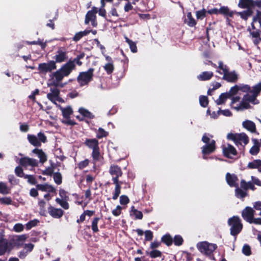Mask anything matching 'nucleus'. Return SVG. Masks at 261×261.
<instances>
[{
  "instance_id": "obj_9",
  "label": "nucleus",
  "mask_w": 261,
  "mask_h": 261,
  "mask_svg": "<svg viewBox=\"0 0 261 261\" xmlns=\"http://www.w3.org/2000/svg\"><path fill=\"white\" fill-rule=\"evenodd\" d=\"M85 56V54L84 52L81 53L78 55L76 58L73 60L70 59L67 63L64 65L67 67L68 69L71 72L73 70L75 69V64L78 66H82L83 62L81 61V60L83 59Z\"/></svg>"
},
{
  "instance_id": "obj_32",
  "label": "nucleus",
  "mask_w": 261,
  "mask_h": 261,
  "mask_svg": "<svg viewBox=\"0 0 261 261\" xmlns=\"http://www.w3.org/2000/svg\"><path fill=\"white\" fill-rule=\"evenodd\" d=\"M115 185V191L113 195V199L116 200L119 197L121 193V185H122V181H118L117 182H113Z\"/></svg>"
},
{
  "instance_id": "obj_28",
  "label": "nucleus",
  "mask_w": 261,
  "mask_h": 261,
  "mask_svg": "<svg viewBox=\"0 0 261 261\" xmlns=\"http://www.w3.org/2000/svg\"><path fill=\"white\" fill-rule=\"evenodd\" d=\"M8 248V243L7 239L0 237V256L3 255L6 252Z\"/></svg>"
},
{
  "instance_id": "obj_23",
  "label": "nucleus",
  "mask_w": 261,
  "mask_h": 261,
  "mask_svg": "<svg viewBox=\"0 0 261 261\" xmlns=\"http://www.w3.org/2000/svg\"><path fill=\"white\" fill-rule=\"evenodd\" d=\"M84 144L88 148L94 149L99 147L98 141L95 139H86Z\"/></svg>"
},
{
  "instance_id": "obj_21",
  "label": "nucleus",
  "mask_w": 261,
  "mask_h": 261,
  "mask_svg": "<svg viewBox=\"0 0 261 261\" xmlns=\"http://www.w3.org/2000/svg\"><path fill=\"white\" fill-rule=\"evenodd\" d=\"M252 141L253 145L250 149L249 153L252 155H256L260 151V143L257 139H252Z\"/></svg>"
},
{
  "instance_id": "obj_58",
  "label": "nucleus",
  "mask_w": 261,
  "mask_h": 261,
  "mask_svg": "<svg viewBox=\"0 0 261 261\" xmlns=\"http://www.w3.org/2000/svg\"><path fill=\"white\" fill-rule=\"evenodd\" d=\"M12 202V199L10 197H5L0 198V203L2 204L10 205Z\"/></svg>"
},
{
  "instance_id": "obj_55",
  "label": "nucleus",
  "mask_w": 261,
  "mask_h": 261,
  "mask_svg": "<svg viewBox=\"0 0 261 261\" xmlns=\"http://www.w3.org/2000/svg\"><path fill=\"white\" fill-rule=\"evenodd\" d=\"M39 222V221L37 219H34L29 221L26 224V229L27 230L31 229L32 227L36 226Z\"/></svg>"
},
{
  "instance_id": "obj_40",
  "label": "nucleus",
  "mask_w": 261,
  "mask_h": 261,
  "mask_svg": "<svg viewBox=\"0 0 261 261\" xmlns=\"http://www.w3.org/2000/svg\"><path fill=\"white\" fill-rule=\"evenodd\" d=\"M11 189L7 186L5 182H0V193L3 195L10 194Z\"/></svg>"
},
{
  "instance_id": "obj_63",
  "label": "nucleus",
  "mask_w": 261,
  "mask_h": 261,
  "mask_svg": "<svg viewBox=\"0 0 261 261\" xmlns=\"http://www.w3.org/2000/svg\"><path fill=\"white\" fill-rule=\"evenodd\" d=\"M236 194L238 197L242 198H244L247 195L246 192L239 188L236 189Z\"/></svg>"
},
{
  "instance_id": "obj_62",
  "label": "nucleus",
  "mask_w": 261,
  "mask_h": 261,
  "mask_svg": "<svg viewBox=\"0 0 261 261\" xmlns=\"http://www.w3.org/2000/svg\"><path fill=\"white\" fill-rule=\"evenodd\" d=\"M239 90V86L236 85L232 87L227 93L229 94V97H230L231 96L236 94Z\"/></svg>"
},
{
  "instance_id": "obj_10",
  "label": "nucleus",
  "mask_w": 261,
  "mask_h": 261,
  "mask_svg": "<svg viewBox=\"0 0 261 261\" xmlns=\"http://www.w3.org/2000/svg\"><path fill=\"white\" fill-rule=\"evenodd\" d=\"M109 172L112 176V181L113 182L120 181L119 178L122 175L123 172L120 166L115 164L111 165Z\"/></svg>"
},
{
  "instance_id": "obj_26",
  "label": "nucleus",
  "mask_w": 261,
  "mask_h": 261,
  "mask_svg": "<svg viewBox=\"0 0 261 261\" xmlns=\"http://www.w3.org/2000/svg\"><path fill=\"white\" fill-rule=\"evenodd\" d=\"M32 152L38 155L41 163L43 164L47 161V156L41 149L35 148Z\"/></svg>"
},
{
  "instance_id": "obj_15",
  "label": "nucleus",
  "mask_w": 261,
  "mask_h": 261,
  "mask_svg": "<svg viewBox=\"0 0 261 261\" xmlns=\"http://www.w3.org/2000/svg\"><path fill=\"white\" fill-rule=\"evenodd\" d=\"M255 211L252 207L247 206L242 211V217L245 221L250 223L252 220Z\"/></svg>"
},
{
  "instance_id": "obj_52",
  "label": "nucleus",
  "mask_w": 261,
  "mask_h": 261,
  "mask_svg": "<svg viewBox=\"0 0 261 261\" xmlns=\"http://www.w3.org/2000/svg\"><path fill=\"white\" fill-rule=\"evenodd\" d=\"M92 156L93 161H98L100 158L99 147L92 149Z\"/></svg>"
},
{
  "instance_id": "obj_12",
  "label": "nucleus",
  "mask_w": 261,
  "mask_h": 261,
  "mask_svg": "<svg viewBox=\"0 0 261 261\" xmlns=\"http://www.w3.org/2000/svg\"><path fill=\"white\" fill-rule=\"evenodd\" d=\"M98 12V9L95 7H93L91 10L88 11L85 16V23L89 24L91 21V24L93 27H96L97 25L96 14Z\"/></svg>"
},
{
  "instance_id": "obj_20",
  "label": "nucleus",
  "mask_w": 261,
  "mask_h": 261,
  "mask_svg": "<svg viewBox=\"0 0 261 261\" xmlns=\"http://www.w3.org/2000/svg\"><path fill=\"white\" fill-rule=\"evenodd\" d=\"M57 53V54L54 57L55 59L54 62H56V63L63 62L67 59V53L66 51L59 49Z\"/></svg>"
},
{
  "instance_id": "obj_3",
  "label": "nucleus",
  "mask_w": 261,
  "mask_h": 261,
  "mask_svg": "<svg viewBox=\"0 0 261 261\" xmlns=\"http://www.w3.org/2000/svg\"><path fill=\"white\" fill-rule=\"evenodd\" d=\"M228 225L230 226V234L235 237L241 232L243 227L241 220L237 216H234L229 218Z\"/></svg>"
},
{
  "instance_id": "obj_24",
  "label": "nucleus",
  "mask_w": 261,
  "mask_h": 261,
  "mask_svg": "<svg viewBox=\"0 0 261 261\" xmlns=\"http://www.w3.org/2000/svg\"><path fill=\"white\" fill-rule=\"evenodd\" d=\"M242 125L244 128L251 133L256 132L255 124L252 121L246 120L243 122Z\"/></svg>"
},
{
  "instance_id": "obj_8",
  "label": "nucleus",
  "mask_w": 261,
  "mask_h": 261,
  "mask_svg": "<svg viewBox=\"0 0 261 261\" xmlns=\"http://www.w3.org/2000/svg\"><path fill=\"white\" fill-rule=\"evenodd\" d=\"M60 110L62 111V115L65 120H62L63 123L68 125L74 126L76 124V123L73 120H70V115L73 114V110L70 107H67L66 108H62L60 106Z\"/></svg>"
},
{
  "instance_id": "obj_45",
  "label": "nucleus",
  "mask_w": 261,
  "mask_h": 261,
  "mask_svg": "<svg viewBox=\"0 0 261 261\" xmlns=\"http://www.w3.org/2000/svg\"><path fill=\"white\" fill-rule=\"evenodd\" d=\"M109 133L108 132L102 128L99 127L96 136L97 139H101L103 137H107Z\"/></svg>"
},
{
  "instance_id": "obj_47",
  "label": "nucleus",
  "mask_w": 261,
  "mask_h": 261,
  "mask_svg": "<svg viewBox=\"0 0 261 261\" xmlns=\"http://www.w3.org/2000/svg\"><path fill=\"white\" fill-rule=\"evenodd\" d=\"M199 103L202 107H207L208 105V97L206 96L200 95L199 96Z\"/></svg>"
},
{
  "instance_id": "obj_29",
  "label": "nucleus",
  "mask_w": 261,
  "mask_h": 261,
  "mask_svg": "<svg viewBox=\"0 0 261 261\" xmlns=\"http://www.w3.org/2000/svg\"><path fill=\"white\" fill-rule=\"evenodd\" d=\"M253 13V10L248 9L241 12H236V14L238 16H240L242 19L247 20L249 17L252 15Z\"/></svg>"
},
{
  "instance_id": "obj_27",
  "label": "nucleus",
  "mask_w": 261,
  "mask_h": 261,
  "mask_svg": "<svg viewBox=\"0 0 261 261\" xmlns=\"http://www.w3.org/2000/svg\"><path fill=\"white\" fill-rule=\"evenodd\" d=\"M214 76L212 71H203L197 76V79L200 81H205L211 80Z\"/></svg>"
},
{
  "instance_id": "obj_25",
  "label": "nucleus",
  "mask_w": 261,
  "mask_h": 261,
  "mask_svg": "<svg viewBox=\"0 0 261 261\" xmlns=\"http://www.w3.org/2000/svg\"><path fill=\"white\" fill-rule=\"evenodd\" d=\"M253 0H239L238 6L243 9L252 10Z\"/></svg>"
},
{
  "instance_id": "obj_42",
  "label": "nucleus",
  "mask_w": 261,
  "mask_h": 261,
  "mask_svg": "<svg viewBox=\"0 0 261 261\" xmlns=\"http://www.w3.org/2000/svg\"><path fill=\"white\" fill-rule=\"evenodd\" d=\"M130 215L134 216L135 219H142L143 216L142 213L136 209L134 206H132L131 207Z\"/></svg>"
},
{
  "instance_id": "obj_13",
  "label": "nucleus",
  "mask_w": 261,
  "mask_h": 261,
  "mask_svg": "<svg viewBox=\"0 0 261 261\" xmlns=\"http://www.w3.org/2000/svg\"><path fill=\"white\" fill-rule=\"evenodd\" d=\"M221 148L223 155L228 159H232L233 156L238 154L236 149L230 144L222 145Z\"/></svg>"
},
{
  "instance_id": "obj_19",
  "label": "nucleus",
  "mask_w": 261,
  "mask_h": 261,
  "mask_svg": "<svg viewBox=\"0 0 261 261\" xmlns=\"http://www.w3.org/2000/svg\"><path fill=\"white\" fill-rule=\"evenodd\" d=\"M50 92L47 93V98L53 103L57 105L56 99L60 95V90L57 88H51L50 89Z\"/></svg>"
},
{
  "instance_id": "obj_33",
  "label": "nucleus",
  "mask_w": 261,
  "mask_h": 261,
  "mask_svg": "<svg viewBox=\"0 0 261 261\" xmlns=\"http://www.w3.org/2000/svg\"><path fill=\"white\" fill-rule=\"evenodd\" d=\"M28 139L29 142L34 146L40 147L41 146V143L38 140V138L34 135L29 134Z\"/></svg>"
},
{
  "instance_id": "obj_14",
  "label": "nucleus",
  "mask_w": 261,
  "mask_h": 261,
  "mask_svg": "<svg viewBox=\"0 0 261 261\" xmlns=\"http://www.w3.org/2000/svg\"><path fill=\"white\" fill-rule=\"evenodd\" d=\"M202 153L203 154V158L206 159L205 155L210 154L215 151L216 150V142L214 140L211 141L210 143L208 144L203 145L202 147Z\"/></svg>"
},
{
  "instance_id": "obj_2",
  "label": "nucleus",
  "mask_w": 261,
  "mask_h": 261,
  "mask_svg": "<svg viewBox=\"0 0 261 261\" xmlns=\"http://www.w3.org/2000/svg\"><path fill=\"white\" fill-rule=\"evenodd\" d=\"M71 73L67 67L63 64L60 69L50 75V77L53 80L50 85L56 87L59 86L61 87H63V85H60V83L64 77L68 76Z\"/></svg>"
},
{
  "instance_id": "obj_34",
  "label": "nucleus",
  "mask_w": 261,
  "mask_h": 261,
  "mask_svg": "<svg viewBox=\"0 0 261 261\" xmlns=\"http://www.w3.org/2000/svg\"><path fill=\"white\" fill-rule=\"evenodd\" d=\"M241 187L245 190H247L249 189L254 191L255 187L251 181L246 182L244 179H242L240 182Z\"/></svg>"
},
{
  "instance_id": "obj_5",
  "label": "nucleus",
  "mask_w": 261,
  "mask_h": 261,
  "mask_svg": "<svg viewBox=\"0 0 261 261\" xmlns=\"http://www.w3.org/2000/svg\"><path fill=\"white\" fill-rule=\"evenodd\" d=\"M227 138L228 140L233 141L237 146H239L240 145H242V143L243 142L244 143V145L243 146V148H244L245 146L249 142V138L247 135L245 133H229L227 135Z\"/></svg>"
},
{
  "instance_id": "obj_1",
  "label": "nucleus",
  "mask_w": 261,
  "mask_h": 261,
  "mask_svg": "<svg viewBox=\"0 0 261 261\" xmlns=\"http://www.w3.org/2000/svg\"><path fill=\"white\" fill-rule=\"evenodd\" d=\"M218 68L223 71V76L222 79L223 80L231 83H234L238 81L239 76L236 71L234 70L229 71L228 67L224 65L222 61L219 62ZM216 72L220 74H222V72L219 70H217Z\"/></svg>"
},
{
  "instance_id": "obj_31",
  "label": "nucleus",
  "mask_w": 261,
  "mask_h": 261,
  "mask_svg": "<svg viewBox=\"0 0 261 261\" xmlns=\"http://www.w3.org/2000/svg\"><path fill=\"white\" fill-rule=\"evenodd\" d=\"M247 168L249 169H257L261 172V160H254L248 164Z\"/></svg>"
},
{
  "instance_id": "obj_64",
  "label": "nucleus",
  "mask_w": 261,
  "mask_h": 261,
  "mask_svg": "<svg viewBox=\"0 0 261 261\" xmlns=\"http://www.w3.org/2000/svg\"><path fill=\"white\" fill-rule=\"evenodd\" d=\"M89 160L85 159V160L80 162L78 164V165H77L78 168L81 170L83 169L84 168H85V167L88 166V165H89Z\"/></svg>"
},
{
  "instance_id": "obj_60",
  "label": "nucleus",
  "mask_w": 261,
  "mask_h": 261,
  "mask_svg": "<svg viewBox=\"0 0 261 261\" xmlns=\"http://www.w3.org/2000/svg\"><path fill=\"white\" fill-rule=\"evenodd\" d=\"M25 179H28V181L32 185H36L37 183L35 177L33 175L26 174L24 177Z\"/></svg>"
},
{
  "instance_id": "obj_4",
  "label": "nucleus",
  "mask_w": 261,
  "mask_h": 261,
  "mask_svg": "<svg viewBox=\"0 0 261 261\" xmlns=\"http://www.w3.org/2000/svg\"><path fill=\"white\" fill-rule=\"evenodd\" d=\"M94 71V68H90L87 71L80 72L77 81L81 87L88 85L93 80Z\"/></svg>"
},
{
  "instance_id": "obj_59",
  "label": "nucleus",
  "mask_w": 261,
  "mask_h": 261,
  "mask_svg": "<svg viewBox=\"0 0 261 261\" xmlns=\"http://www.w3.org/2000/svg\"><path fill=\"white\" fill-rule=\"evenodd\" d=\"M242 252L246 256H249L251 254V248L249 245L245 244L242 248Z\"/></svg>"
},
{
  "instance_id": "obj_49",
  "label": "nucleus",
  "mask_w": 261,
  "mask_h": 261,
  "mask_svg": "<svg viewBox=\"0 0 261 261\" xmlns=\"http://www.w3.org/2000/svg\"><path fill=\"white\" fill-rule=\"evenodd\" d=\"M97 12L98 13L99 16L104 17L107 21L110 22H112L113 21L111 19L108 18V15H107L106 10L105 8H100Z\"/></svg>"
},
{
  "instance_id": "obj_38",
  "label": "nucleus",
  "mask_w": 261,
  "mask_h": 261,
  "mask_svg": "<svg viewBox=\"0 0 261 261\" xmlns=\"http://www.w3.org/2000/svg\"><path fill=\"white\" fill-rule=\"evenodd\" d=\"M229 98H230L229 94L227 93V92L223 93L220 94L219 98L216 100V102L218 105L224 104L227 99Z\"/></svg>"
},
{
  "instance_id": "obj_39",
  "label": "nucleus",
  "mask_w": 261,
  "mask_h": 261,
  "mask_svg": "<svg viewBox=\"0 0 261 261\" xmlns=\"http://www.w3.org/2000/svg\"><path fill=\"white\" fill-rule=\"evenodd\" d=\"M251 106L247 101L242 100L240 105L238 106L237 107H233V109L239 111L243 109H251Z\"/></svg>"
},
{
  "instance_id": "obj_35",
  "label": "nucleus",
  "mask_w": 261,
  "mask_h": 261,
  "mask_svg": "<svg viewBox=\"0 0 261 261\" xmlns=\"http://www.w3.org/2000/svg\"><path fill=\"white\" fill-rule=\"evenodd\" d=\"M256 96L253 94L252 95L246 94L243 96V100L247 101L248 103L250 102L253 105H256L259 103V101L256 99Z\"/></svg>"
},
{
  "instance_id": "obj_17",
  "label": "nucleus",
  "mask_w": 261,
  "mask_h": 261,
  "mask_svg": "<svg viewBox=\"0 0 261 261\" xmlns=\"http://www.w3.org/2000/svg\"><path fill=\"white\" fill-rule=\"evenodd\" d=\"M19 164L24 167L30 165L32 167H36L38 166V163L35 159L27 157L21 158L19 161Z\"/></svg>"
},
{
  "instance_id": "obj_18",
  "label": "nucleus",
  "mask_w": 261,
  "mask_h": 261,
  "mask_svg": "<svg viewBox=\"0 0 261 261\" xmlns=\"http://www.w3.org/2000/svg\"><path fill=\"white\" fill-rule=\"evenodd\" d=\"M226 180L227 184L231 187H238V184L236 182L238 180V177L234 174L227 173L226 174Z\"/></svg>"
},
{
  "instance_id": "obj_11",
  "label": "nucleus",
  "mask_w": 261,
  "mask_h": 261,
  "mask_svg": "<svg viewBox=\"0 0 261 261\" xmlns=\"http://www.w3.org/2000/svg\"><path fill=\"white\" fill-rule=\"evenodd\" d=\"M207 13L209 14H221L226 17H232L233 16V12L230 11L229 9L227 6H222L219 9L216 8L208 10Z\"/></svg>"
},
{
  "instance_id": "obj_22",
  "label": "nucleus",
  "mask_w": 261,
  "mask_h": 261,
  "mask_svg": "<svg viewBox=\"0 0 261 261\" xmlns=\"http://www.w3.org/2000/svg\"><path fill=\"white\" fill-rule=\"evenodd\" d=\"M36 188L38 190L44 192H48L50 193H56V189L51 185L47 184H38L36 185Z\"/></svg>"
},
{
  "instance_id": "obj_48",
  "label": "nucleus",
  "mask_w": 261,
  "mask_h": 261,
  "mask_svg": "<svg viewBox=\"0 0 261 261\" xmlns=\"http://www.w3.org/2000/svg\"><path fill=\"white\" fill-rule=\"evenodd\" d=\"M55 164H51V167H49L43 171L42 173L44 175L51 176L54 173Z\"/></svg>"
},
{
  "instance_id": "obj_51",
  "label": "nucleus",
  "mask_w": 261,
  "mask_h": 261,
  "mask_svg": "<svg viewBox=\"0 0 261 261\" xmlns=\"http://www.w3.org/2000/svg\"><path fill=\"white\" fill-rule=\"evenodd\" d=\"M27 43L29 45H39L43 49H44L46 46V42H42L39 39H38L37 41H27Z\"/></svg>"
},
{
  "instance_id": "obj_54",
  "label": "nucleus",
  "mask_w": 261,
  "mask_h": 261,
  "mask_svg": "<svg viewBox=\"0 0 261 261\" xmlns=\"http://www.w3.org/2000/svg\"><path fill=\"white\" fill-rule=\"evenodd\" d=\"M54 180L57 185H60L62 182V176L60 172H55L54 173Z\"/></svg>"
},
{
  "instance_id": "obj_16",
  "label": "nucleus",
  "mask_w": 261,
  "mask_h": 261,
  "mask_svg": "<svg viewBox=\"0 0 261 261\" xmlns=\"http://www.w3.org/2000/svg\"><path fill=\"white\" fill-rule=\"evenodd\" d=\"M48 212L49 215L55 219H60L64 215V212L59 208H56L51 205L48 207Z\"/></svg>"
},
{
  "instance_id": "obj_36",
  "label": "nucleus",
  "mask_w": 261,
  "mask_h": 261,
  "mask_svg": "<svg viewBox=\"0 0 261 261\" xmlns=\"http://www.w3.org/2000/svg\"><path fill=\"white\" fill-rule=\"evenodd\" d=\"M161 242L167 246H170L173 244V238L169 233H166L162 237Z\"/></svg>"
},
{
  "instance_id": "obj_6",
  "label": "nucleus",
  "mask_w": 261,
  "mask_h": 261,
  "mask_svg": "<svg viewBox=\"0 0 261 261\" xmlns=\"http://www.w3.org/2000/svg\"><path fill=\"white\" fill-rule=\"evenodd\" d=\"M196 246L202 254L207 256L212 254L217 248V245L216 244L210 243L206 241L199 242Z\"/></svg>"
},
{
  "instance_id": "obj_7",
  "label": "nucleus",
  "mask_w": 261,
  "mask_h": 261,
  "mask_svg": "<svg viewBox=\"0 0 261 261\" xmlns=\"http://www.w3.org/2000/svg\"><path fill=\"white\" fill-rule=\"evenodd\" d=\"M57 69L56 62L53 60L49 61L47 63H42L38 65V73L40 75H46L48 72H51Z\"/></svg>"
},
{
  "instance_id": "obj_43",
  "label": "nucleus",
  "mask_w": 261,
  "mask_h": 261,
  "mask_svg": "<svg viewBox=\"0 0 261 261\" xmlns=\"http://www.w3.org/2000/svg\"><path fill=\"white\" fill-rule=\"evenodd\" d=\"M103 68L106 71L107 74H111L114 70V66L113 63L109 62L105 64L103 66Z\"/></svg>"
},
{
  "instance_id": "obj_53",
  "label": "nucleus",
  "mask_w": 261,
  "mask_h": 261,
  "mask_svg": "<svg viewBox=\"0 0 261 261\" xmlns=\"http://www.w3.org/2000/svg\"><path fill=\"white\" fill-rule=\"evenodd\" d=\"M261 91V82L258 83L252 87V90H250V92L257 96Z\"/></svg>"
},
{
  "instance_id": "obj_44",
  "label": "nucleus",
  "mask_w": 261,
  "mask_h": 261,
  "mask_svg": "<svg viewBox=\"0 0 261 261\" xmlns=\"http://www.w3.org/2000/svg\"><path fill=\"white\" fill-rule=\"evenodd\" d=\"M100 218L94 217L92 221L91 229L94 233H96L99 231L97 224Z\"/></svg>"
},
{
  "instance_id": "obj_46",
  "label": "nucleus",
  "mask_w": 261,
  "mask_h": 261,
  "mask_svg": "<svg viewBox=\"0 0 261 261\" xmlns=\"http://www.w3.org/2000/svg\"><path fill=\"white\" fill-rule=\"evenodd\" d=\"M125 41L128 44L131 51L133 53H136L137 51V47L136 43L127 37L125 38Z\"/></svg>"
},
{
  "instance_id": "obj_56",
  "label": "nucleus",
  "mask_w": 261,
  "mask_h": 261,
  "mask_svg": "<svg viewBox=\"0 0 261 261\" xmlns=\"http://www.w3.org/2000/svg\"><path fill=\"white\" fill-rule=\"evenodd\" d=\"M15 174L19 177H24L25 174H24L23 172V170L22 168L18 166H17L15 169Z\"/></svg>"
},
{
  "instance_id": "obj_41",
  "label": "nucleus",
  "mask_w": 261,
  "mask_h": 261,
  "mask_svg": "<svg viewBox=\"0 0 261 261\" xmlns=\"http://www.w3.org/2000/svg\"><path fill=\"white\" fill-rule=\"evenodd\" d=\"M79 112L84 117L87 118L93 119L94 118V116L92 114V113L85 108H80L79 109Z\"/></svg>"
},
{
  "instance_id": "obj_30",
  "label": "nucleus",
  "mask_w": 261,
  "mask_h": 261,
  "mask_svg": "<svg viewBox=\"0 0 261 261\" xmlns=\"http://www.w3.org/2000/svg\"><path fill=\"white\" fill-rule=\"evenodd\" d=\"M145 254L151 258H155L157 257H161L162 256V252L157 249H151L149 250L148 249L146 251Z\"/></svg>"
},
{
  "instance_id": "obj_61",
  "label": "nucleus",
  "mask_w": 261,
  "mask_h": 261,
  "mask_svg": "<svg viewBox=\"0 0 261 261\" xmlns=\"http://www.w3.org/2000/svg\"><path fill=\"white\" fill-rule=\"evenodd\" d=\"M206 13H207V12L204 9H203L201 10L197 11L196 13L197 18L202 19L204 17H205Z\"/></svg>"
},
{
  "instance_id": "obj_50",
  "label": "nucleus",
  "mask_w": 261,
  "mask_h": 261,
  "mask_svg": "<svg viewBox=\"0 0 261 261\" xmlns=\"http://www.w3.org/2000/svg\"><path fill=\"white\" fill-rule=\"evenodd\" d=\"M173 242L175 246H181L184 243V240L180 235H175L173 239Z\"/></svg>"
},
{
  "instance_id": "obj_57",
  "label": "nucleus",
  "mask_w": 261,
  "mask_h": 261,
  "mask_svg": "<svg viewBox=\"0 0 261 261\" xmlns=\"http://www.w3.org/2000/svg\"><path fill=\"white\" fill-rule=\"evenodd\" d=\"M145 241H150L153 239V232L150 230H147L144 231Z\"/></svg>"
},
{
  "instance_id": "obj_37",
  "label": "nucleus",
  "mask_w": 261,
  "mask_h": 261,
  "mask_svg": "<svg viewBox=\"0 0 261 261\" xmlns=\"http://www.w3.org/2000/svg\"><path fill=\"white\" fill-rule=\"evenodd\" d=\"M187 18L185 19V22L187 23L188 26L193 27L197 24L196 20L193 17L191 12H188L187 13Z\"/></svg>"
}]
</instances>
